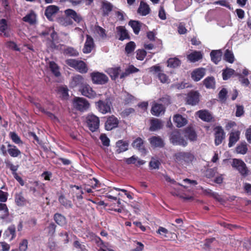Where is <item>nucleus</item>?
<instances>
[{
    "label": "nucleus",
    "mask_w": 251,
    "mask_h": 251,
    "mask_svg": "<svg viewBox=\"0 0 251 251\" xmlns=\"http://www.w3.org/2000/svg\"><path fill=\"white\" fill-rule=\"evenodd\" d=\"M64 13L66 16H69L71 19H73L75 22L78 23H80L82 20L81 16L72 9L65 10Z\"/></svg>",
    "instance_id": "2eb2a0df"
},
{
    "label": "nucleus",
    "mask_w": 251,
    "mask_h": 251,
    "mask_svg": "<svg viewBox=\"0 0 251 251\" xmlns=\"http://www.w3.org/2000/svg\"><path fill=\"white\" fill-rule=\"evenodd\" d=\"M83 80V77L80 75H76L74 76L70 82L71 86L73 88L82 84Z\"/></svg>",
    "instance_id": "c9c22d12"
},
{
    "label": "nucleus",
    "mask_w": 251,
    "mask_h": 251,
    "mask_svg": "<svg viewBox=\"0 0 251 251\" xmlns=\"http://www.w3.org/2000/svg\"><path fill=\"white\" fill-rule=\"evenodd\" d=\"M36 16L33 12H31L27 14L23 18V20L29 23L30 24H34L36 22Z\"/></svg>",
    "instance_id": "e433bc0d"
},
{
    "label": "nucleus",
    "mask_w": 251,
    "mask_h": 251,
    "mask_svg": "<svg viewBox=\"0 0 251 251\" xmlns=\"http://www.w3.org/2000/svg\"><path fill=\"white\" fill-rule=\"evenodd\" d=\"M55 222L59 225L63 226L66 223V218L60 214L56 213L54 216Z\"/></svg>",
    "instance_id": "ea45409f"
},
{
    "label": "nucleus",
    "mask_w": 251,
    "mask_h": 251,
    "mask_svg": "<svg viewBox=\"0 0 251 251\" xmlns=\"http://www.w3.org/2000/svg\"><path fill=\"white\" fill-rule=\"evenodd\" d=\"M215 144L218 146L221 144L225 137V133L221 126H218L214 128Z\"/></svg>",
    "instance_id": "0eeeda50"
},
{
    "label": "nucleus",
    "mask_w": 251,
    "mask_h": 251,
    "mask_svg": "<svg viewBox=\"0 0 251 251\" xmlns=\"http://www.w3.org/2000/svg\"><path fill=\"white\" fill-rule=\"evenodd\" d=\"M163 124L161 121L157 119H154L151 121L150 130L151 131H155L161 129L163 127Z\"/></svg>",
    "instance_id": "bb28decb"
},
{
    "label": "nucleus",
    "mask_w": 251,
    "mask_h": 251,
    "mask_svg": "<svg viewBox=\"0 0 251 251\" xmlns=\"http://www.w3.org/2000/svg\"><path fill=\"white\" fill-rule=\"evenodd\" d=\"M16 236L15 227L14 226H9L5 230L3 233V237L9 241L12 240Z\"/></svg>",
    "instance_id": "f3484780"
},
{
    "label": "nucleus",
    "mask_w": 251,
    "mask_h": 251,
    "mask_svg": "<svg viewBox=\"0 0 251 251\" xmlns=\"http://www.w3.org/2000/svg\"><path fill=\"white\" fill-rule=\"evenodd\" d=\"M160 164L158 160L152 158L150 162L149 166L152 169H156L159 168Z\"/></svg>",
    "instance_id": "052dcab7"
},
{
    "label": "nucleus",
    "mask_w": 251,
    "mask_h": 251,
    "mask_svg": "<svg viewBox=\"0 0 251 251\" xmlns=\"http://www.w3.org/2000/svg\"><path fill=\"white\" fill-rule=\"evenodd\" d=\"M50 68L51 72L55 76H58L60 75V73L59 70V67L56 63L54 62H50Z\"/></svg>",
    "instance_id": "49530a36"
},
{
    "label": "nucleus",
    "mask_w": 251,
    "mask_h": 251,
    "mask_svg": "<svg viewBox=\"0 0 251 251\" xmlns=\"http://www.w3.org/2000/svg\"><path fill=\"white\" fill-rule=\"evenodd\" d=\"M132 146L134 148H136L139 151L144 150L143 141L142 139L138 138L134 141L132 143Z\"/></svg>",
    "instance_id": "a18cd8bd"
},
{
    "label": "nucleus",
    "mask_w": 251,
    "mask_h": 251,
    "mask_svg": "<svg viewBox=\"0 0 251 251\" xmlns=\"http://www.w3.org/2000/svg\"><path fill=\"white\" fill-rule=\"evenodd\" d=\"M9 27L7 23V21L5 19L0 20V31L3 34L5 37H8L9 35L8 32Z\"/></svg>",
    "instance_id": "b1692460"
},
{
    "label": "nucleus",
    "mask_w": 251,
    "mask_h": 251,
    "mask_svg": "<svg viewBox=\"0 0 251 251\" xmlns=\"http://www.w3.org/2000/svg\"><path fill=\"white\" fill-rule=\"evenodd\" d=\"M64 53L69 56H76L78 55V51L72 47H68L64 50Z\"/></svg>",
    "instance_id": "603ef678"
},
{
    "label": "nucleus",
    "mask_w": 251,
    "mask_h": 251,
    "mask_svg": "<svg viewBox=\"0 0 251 251\" xmlns=\"http://www.w3.org/2000/svg\"><path fill=\"white\" fill-rule=\"evenodd\" d=\"M73 105L76 109L84 111L86 110L89 106V104L86 100L82 98H76L73 101Z\"/></svg>",
    "instance_id": "423d86ee"
},
{
    "label": "nucleus",
    "mask_w": 251,
    "mask_h": 251,
    "mask_svg": "<svg viewBox=\"0 0 251 251\" xmlns=\"http://www.w3.org/2000/svg\"><path fill=\"white\" fill-rule=\"evenodd\" d=\"M233 168L237 169L242 176H247L249 170L246 164L241 159H233L231 163Z\"/></svg>",
    "instance_id": "f03ea898"
},
{
    "label": "nucleus",
    "mask_w": 251,
    "mask_h": 251,
    "mask_svg": "<svg viewBox=\"0 0 251 251\" xmlns=\"http://www.w3.org/2000/svg\"><path fill=\"white\" fill-rule=\"evenodd\" d=\"M90 76L95 84H104L108 81V78L105 75L99 72H93L91 74Z\"/></svg>",
    "instance_id": "39448f33"
},
{
    "label": "nucleus",
    "mask_w": 251,
    "mask_h": 251,
    "mask_svg": "<svg viewBox=\"0 0 251 251\" xmlns=\"http://www.w3.org/2000/svg\"><path fill=\"white\" fill-rule=\"evenodd\" d=\"M100 139L104 146H108L109 145V139L105 134H101L100 136Z\"/></svg>",
    "instance_id": "774afa93"
},
{
    "label": "nucleus",
    "mask_w": 251,
    "mask_h": 251,
    "mask_svg": "<svg viewBox=\"0 0 251 251\" xmlns=\"http://www.w3.org/2000/svg\"><path fill=\"white\" fill-rule=\"evenodd\" d=\"M174 122L178 127H181L187 123V119L179 114H176L174 117Z\"/></svg>",
    "instance_id": "aec40b11"
},
{
    "label": "nucleus",
    "mask_w": 251,
    "mask_h": 251,
    "mask_svg": "<svg viewBox=\"0 0 251 251\" xmlns=\"http://www.w3.org/2000/svg\"><path fill=\"white\" fill-rule=\"evenodd\" d=\"M188 60L192 62H195L202 58V54L200 51H194L187 55Z\"/></svg>",
    "instance_id": "5701e85b"
},
{
    "label": "nucleus",
    "mask_w": 251,
    "mask_h": 251,
    "mask_svg": "<svg viewBox=\"0 0 251 251\" xmlns=\"http://www.w3.org/2000/svg\"><path fill=\"white\" fill-rule=\"evenodd\" d=\"M15 202L18 206H24L26 203L25 198L22 193H17L15 195Z\"/></svg>",
    "instance_id": "4c0bfd02"
},
{
    "label": "nucleus",
    "mask_w": 251,
    "mask_h": 251,
    "mask_svg": "<svg viewBox=\"0 0 251 251\" xmlns=\"http://www.w3.org/2000/svg\"><path fill=\"white\" fill-rule=\"evenodd\" d=\"M157 77L161 83H169L170 82L168 76L163 72V71L157 75Z\"/></svg>",
    "instance_id": "09e8293b"
},
{
    "label": "nucleus",
    "mask_w": 251,
    "mask_h": 251,
    "mask_svg": "<svg viewBox=\"0 0 251 251\" xmlns=\"http://www.w3.org/2000/svg\"><path fill=\"white\" fill-rule=\"evenodd\" d=\"M124 160L127 164H133L138 167L143 165L146 163L145 161L140 159L138 157L134 155L129 158H125Z\"/></svg>",
    "instance_id": "4468645a"
},
{
    "label": "nucleus",
    "mask_w": 251,
    "mask_h": 251,
    "mask_svg": "<svg viewBox=\"0 0 251 251\" xmlns=\"http://www.w3.org/2000/svg\"><path fill=\"white\" fill-rule=\"evenodd\" d=\"M106 72L112 79H115L118 77L121 69L120 67L111 68L108 69Z\"/></svg>",
    "instance_id": "f704fd0d"
},
{
    "label": "nucleus",
    "mask_w": 251,
    "mask_h": 251,
    "mask_svg": "<svg viewBox=\"0 0 251 251\" xmlns=\"http://www.w3.org/2000/svg\"><path fill=\"white\" fill-rule=\"evenodd\" d=\"M196 114L201 119L205 122H210L213 118L212 115L206 110H199Z\"/></svg>",
    "instance_id": "dca6fc26"
},
{
    "label": "nucleus",
    "mask_w": 251,
    "mask_h": 251,
    "mask_svg": "<svg viewBox=\"0 0 251 251\" xmlns=\"http://www.w3.org/2000/svg\"><path fill=\"white\" fill-rule=\"evenodd\" d=\"M75 69L81 73H85L88 71L86 64L82 61H78Z\"/></svg>",
    "instance_id": "37998d69"
},
{
    "label": "nucleus",
    "mask_w": 251,
    "mask_h": 251,
    "mask_svg": "<svg viewBox=\"0 0 251 251\" xmlns=\"http://www.w3.org/2000/svg\"><path fill=\"white\" fill-rule=\"evenodd\" d=\"M41 34L44 36L50 35L52 42L56 41L58 39L57 34L52 27L47 29L45 31L43 32Z\"/></svg>",
    "instance_id": "2f4dec72"
},
{
    "label": "nucleus",
    "mask_w": 251,
    "mask_h": 251,
    "mask_svg": "<svg viewBox=\"0 0 251 251\" xmlns=\"http://www.w3.org/2000/svg\"><path fill=\"white\" fill-rule=\"evenodd\" d=\"M58 93L62 99L66 100L68 99L69 96L68 95V89L67 87H60L58 89Z\"/></svg>",
    "instance_id": "de8ad7c7"
},
{
    "label": "nucleus",
    "mask_w": 251,
    "mask_h": 251,
    "mask_svg": "<svg viewBox=\"0 0 251 251\" xmlns=\"http://www.w3.org/2000/svg\"><path fill=\"white\" fill-rule=\"evenodd\" d=\"M97 109L102 114L110 112L111 110V103L108 102L99 100L96 103Z\"/></svg>",
    "instance_id": "1a4fd4ad"
},
{
    "label": "nucleus",
    "mask_w": 251,
    "mask_h": 251,
    "mask_svg": "<svg viewBox=\"0 0 251 251\" xmlns=\"http://www.w3.org/2000/svg\"><path fill=\"white\" fill-rule=\"evenodd\" d=\"M147 52L143 50H138L136 51V58L138 60H143L146 56Z\"/></svg>",
    "instance_id": "680f3d73"
},
{
    "label": "nucleus",
    "mask_w": 251,
    "mask_h": 251,
    "mask_svg": "<svg viewBox=\"0 0 251 251\" xmlns=\"http://www.w3.org/2000/svg\"><path fill=\"white\" fill-rule=\"evenodd\" d=\"M119 121L114 116L109 117L105 123V128L107 130H111L116 127L118 125Z\"/></svg>",
    "instance_id": "ddd939ff"
},
{
    "label": "nucleus",
    "mask_w": 251,
    "mask_h": 251,
    "mask_svg": "<svg viewBox=\"0 0 251 251\" xmlns=\"http://www.w3.org/2000/svg\"><path fill=\"white\" fill-rule=\"evenodd\" d=\"M58 23L60 25L66 27L72 25L73 22L69 16L60 17L58 19Z\"/></svg>",
    "instance_id": "7c9ffc66"
},
{
    "label": "nucleus",
    "mask_w": 251,
    "mask_h": 251,
    "mask_svg": "<svg viewBox=\"0 0 251 251\" xmlns=\"http://www.w3.org/2000/svg\"><path fill=\"white\" fill-rule=\"evenodd\" d=\"M185 136L192 141L197 139V135L196 132L191 128H187L185 131Z\"/></svg>",
    "instance_id": "79ce46f5"
},
{
    "label": "nucleus",
    "mask_w": 251,
    "mask_h": 251,
    "mask_svg": "<svg viewBox=\"0 0 251 251\" xmlns=\"http://www.w3.org/2000/svg\"><path fill=\"white\" fill-rule=\"evenodd\" d=\"M165 108L162 104L155 103L152 107L151 113L152 115L158 116L162 113H164Z\"/></svg>",
    "instance_id": "6ab92c4d"
},
{
    "label": "nucleus",
    "mask_w": 251,
    "mask_h": 251,
    "mask_svg": "<svg viewBox=\"0 0 251 251\" xmlns=\"http://www.w3.org/2000/svg\"><path fill=\"white\" fill-rule=\"evenodd\" d=\"M173 88L177 89H182L185 88V87H187V84L184 83L183 82L176 83L173 84L172 86Z\"/></svg>",
    "instance_id": "0e129e2a"
},
{
    "label": "nucleus",
    "mask_w": 251,
    "mask_h": 251,
    "mask_svg": "<svg viewBox=\"0 0 251 251\" xmlns=\"http://www.w3.org/2000/svg\"><path fill=\"white\" fill-rule=\"evenodd\" d=\"M28 247V241L23 239L19 244V249L20 251H26Z\"/></svg>",
    "instance_id": "bf43d9fd"
},
{
    "label": "nucleus",
    "mask_w": 251,
    "mask_h": 251,
    "mask_svg": "<svg viewBox=\"0 0 251 251\" xmlns=\"http://www.w3.org/2000/svg\"><path fill=\"white\" fill-rule=\"evenodd\" d=\"M222 54L220 50H212L210 53L211 60L215 64H217L221 59Z\"/></svg>",
    "instance_id": "c756f323"
},
{
    "label": "nucleus",
    "mask_w": 251,
    "mask_h": 251,
    "mask_svg": "<svg viewBox=\"0 0 251 251\" xmlns=\"http://www.w3.org/2000/svg\"><path fill=\"white\" fill-rule=\"evenodd\" d=\"M8 147L7 151L12 157H16L21 153L20 151L15 146L9 144Z\"/></svg>",
    "instance_id": "473e14b6"
},
{
    "label": "nucleus",
    "mask_w": 251,
    "mask_h": 251,
    "mask_svg": "<svg viewBox=\"0 0 251 251\" xmlns=\"http://www.w3.org/2000/svg\"><path fill=\"white\" fill-rule=\"evenodd\" d=\"M117 30L118 34L120 36L119 40L123 41L125 39H129L127 31L124 26H118Z\"/></svg>",
    "instance_id": "cd10ccee"
},
{
    "label": "nucleus",
    "mask_w": 251,
    "mask_h": 251,
    "mask_svg": "<svg viewBox=\"0 0 251 251\" xmlns=\"http://www.w3.org/2000/svg\"><path fill=\"white\" fill-rule=\"evenodd\" d=\"M93 30L95 34L98 35L101 38L103 39L106 38V34L105 33V30L102 27L96 25L94 27Z\"/></svg>",
    "instance_id": "58836bf2"
},
{
    "label": "nucleus",
    "mask_w": 251,
    "mask_h": 251,
    "mask_svg": "<svg viewBox=\"0 0 251 251\" xmlns=\"http://www.w3.org/2000/svg\"><path fill=\"white\" fill-rule=\"evenodd\" d=\"M135 47L136 45L134 42L130 41L126 45L125 51L127 54H129L134 51L135 49Z\"/></svg>",
    "instance_id": "3c124183"
},
{
    "label": "nucleus",
    "mask_w": 251,
    "mask_h": 251,
    "mask_svg": "<svg viewBox=\"0 0 251 251\" xmlns=\"http://www.w3.org/2000/svg\"><path fill=\"white\" fill-rule=\"evenodd\" d=\"M174 158L176 163L184 166L191 163L194 160L195 157L190 152H178L175 153Z\"/></svg>",
    "instance_id": "f257e3e1"
},
{
    "label": "nucleus",
    "mask_w": 251,
    "mask_h": 251,
    "mask_svg": "<svg viewBox=\"0 0 251 251\" xmlns=\"http://www.w3.org/2000/svg\"><path fill=\"white\" fill-rule=\"evenodd\" d=\"M128 144L126 141L122 140L118 141L116 143V151L120 153L121 152L125 151L128 149Z\"/></svg>",
    "instance_id": "a878e982"
},
{
    "label": "nucleus",
    "mask_w": 251,
    "mask_h": 251,
    "mask_svg": "<svg viewBox=\"0 0 251 251\" xmlns=\"http://www.w3.org/2000/svg\"><path fill=\"white\" fill-rule=\"evenodd\" d=\"M170 140L174 145L185 146L187 145V142L180 136V134L178 130H174L172 132L170 135Z\"/></svg>",
    "instance_id": "7ed1b4c3"
},
{
    "label": "nucleus",
    "mask_w": 251,
    "mask_h": 251,
    "mask_svg": "<svg viewBox=\"0 0 251 251\" xmlns=\"http://www.w3.org/2000/svg\"><path fill=\"white\" fill-rule=\"evenodd\" d=\"M94 47L93 39L89 35H86V40L82 49L84 53H89L92 50Z\"/></svg>",
    "instance_id": "9d476101"
},
{
    "label": "nucleus",
    "mask_w": 251,
    "mask_h": 251,
    "mask_svg": "<svg viewBox=\"0 0 251 251\" xmlns=\"http://www.w3.org/2000/svg\"><path fill=\"white\" fill-rule=\"evenodd\" d=\"M6 167L9 168L12 172L13 174L16 173L18 170V166L14 165L11 162L7 161L5 162Z\"/></svg>",
    "instance_id": "69168bd1"
},
{
    "label": "nucleus",
    "mask_w": 251,
    "mask_h": 251,
    "mask_svg": "<svg viewBox=\"0 0 251 251\" xmlns=\"http://www.w3.org/2000/svg\"><path fill=\"white\" fill-rule=\"evenodd\" d=\"M205 70L202 68H198L194 70L191 73V77L195 81L200 80L205 75Z\"/></svg>",
    "instance_id": "f8f14e48"
},
{
    "label": "nucleus",
    "mask_w": 251,
    "mask_h": 251,
    "mask_svg": "<svg viewBox=\"0 0 251 251\" xmlns=\"http://www.w3.org/2000/svg\"><path fill=\"white\" fill-rule=\"evenodd\" d=\"M102 8L104 13L108 14V12L111 11L112 6L109 2L107 1L103 2L102 3Z\"/></svg>",
    "instance_id": "e2e57ef3"
},
{
    "label": "nucleus",
    "mask_w": 251,
    "mask_h": 251,
    "mask_svg": "<svg viewBox=\"0 0 251 251\" xmlns=\"http://www.w3.org/2000/svg\"><path fill=\"white\" fill-rule=\"evenodd\" d=\"M82 95L90 99H93L97 97L96 93L92 88L88 84H84L80 90Z\"/></svg>",
    "instance_id": "6e6552de"
},
{
    "label": "nucleus",
    "mask_w": 251,
    "mask_h": 251,
    "mask_svg": "<svg viewBox=\"0 0 251 251\" xmlns=\"http://www.w3.org/2000/svg\"><path fill=\"white\" fill-rule=\"evenodd\" d=\"M248 151L246 144H242L236 148V151L238 153L245 154Z\"/></svg>",
    "instance_id": "6e6d98bb"
},
{
    "label": "nucleus",
    "mask_w": 251,
    "mask_h": 251,
    "mask_svg": "<svg viewBox=\"0 0 251 251\" xmlns=\"http://www.w3.org/2000/svg\"><path fill=\"white\" fill-rule=\"evenodd\" d=\"M58 7L55 5H50L47 7L45 11V15L48 19H50L51 17L55 14L58 11Z\"/></svg>",
    "instance_id": "c85d7f7f"
},
{
    "label": "nucleus",
    "mask_w": 251,
    "mask_h": 251,
    "mask_svg": "<svg viewBox=\"0 0 251 251\" xmlns=\"http://www.w3.org/2000/svg\"><path fill=\"white\" fill-rule=\"evenodd\" d=\"M199 101V95L197 92H191L188 94L187 102L188 104L194 105Z\"/></svg>",
    "instance_id": "9b49d317"
},
{
    "label": "nucleus",
    "mask_w": 251,
    "mask_h": 251,
    "mask_svg": "<svg viewBox=\"0 0 251 251\" xmlns=\"http://www.w3.org/2000/svg\"><path fill=\"white\" fill-rule=\"evenodd\" d=\"M149 5L146 2L141 1L138 9V12L142 16H146L150 13Z\"/></svg>",
    "instance_id": "a211bd4d"
},
{
    "label": "nucleus",
    "mask_w": 251,
    "mask_h": 251,
    "mask_svg": "<svg viewBox=\"0 0 251 251\" xmlns=\"http://www.w3.org/2000/svg\"><path fill=\"white\" fill-rule=\"evenodd\" d=\"M129 25L132 27L135 34L139 33L141 26L139 22L136 21H130L129 22Z\"/></svg>",
    "instance_id": "a19ab883"
},
{
    "label": "nucleus",
    "mask_w": 251,
    "mask_h": 251,
    "mask_svg": "<svg viewBox=\"0 0 251 251\" xmlns=\"http://www.w3.org/2000/svg\"><path fill=\"white\" fill-rule=\"evenodd\" d=\"M234 71L231 69H226L224 70L223 72V77L224 80L228 79L232 75H233Z\"/></svg>",
    "instance_id": "864d4df0"
},
{
    "label": "nucleus",
    "mask_w": 251,
    "mask_h": 251,
    "mask_svg": "<svg viewBox=\"0 0 251 251\" xmlns=\"http://www.w3.org/2000/svg\"><path fill=\"white\" fill-rule=\"evenodd\" d=\"M157 233L159 234L164 238H173L174 236H176V234L174 233L169 232L168 229L162 226H160L158 228Z\"/></svg>",
    "instance_id": "393cba45"
},
{
    "label": "nucleus",
    "mask_w": 251,
    "mask_h": 251,
    "mask_svg": "<svg viewBox=\"0 0 251 251\" xmlns=\"http://www.w3.org/2000/svg\"><path fill=\"white\" fill-rule=\"evenodd\" d=\"M78 62V60L73 59H69L66 60V63L67 65L75 69Z\"/></svg>",
    "instance_id": "338daca9"
},
{
    "label": "nucleus",
    "mask_w": 251,
    "mask_h": 251,
    "mask_svg": "<svg viewBox=\"0 0 251 251\" xmlns=\"http://www.w3.org/2000/svg\"><path fill=\"white\" fill-rule=\"evenodd\" d=\"M240 132L239 131H235L230 133L229 138L228 146L231 147L239 139Z\"/></svg>",
    "instance_id": "4be33fe9"
},
{
    "label": "nucleus",
    "mask_w": 251,
    "mask_h": 251,
    "mask_svg": "<svg viewBox=\"0 0 251 251\" xmlns=\"http://www.w3.org/2000/svg\"><path fill=\"white\" fill-rule=\"evenodd\" d=\"M203 84L208 89H213L215 86V79L212 76L207 77L203 81Z\"/></svg>",
    "instance_id": "72a5a7b5"
},
{
    "label": "nucleus",
    "mask_w": 251,
    "mask_h": 251,
    "mask_svg": "<svg viewBox=\"0 0 251 251\" xmlns=\"http://www.w3.org/2000/svg\"><path fill=\"white\" fill-rule=\"evenodd\" d=\"M224 58H225V59L226 61L230 63H233L234 61L233 54L231 51H230L228 50H226V51L225 53V55H224Z\"/></svg>",
    "instance_id": "5fc2aeb1"
},
{
    "label": "nucleus",
    "mask_w": 251,
    "mask_h": 251,
    "mask_svg": "<svg viewBox=\"0 0 251 251\" xmlns=\"http://www.w3.org/2000/svg\"><path fill=\"white\" fill-rule=\"evenodd\" d=\"M87 122L90 130L92 132L95 131L99 127V119L93 114H90L87 116Z\"/></svg>",
    "instance_id": "20e7f679"
},
{
    "label": "nucleus",
    "mask_w": 251,
    "mask_h": 251,
    "mask_svg": "<svg viewBox=\"0 0 251 251\" xmlns=\"http://www.w3.org/2000/svg\"><path fill=\"white\" fill-rule=\"evenodd\" d=\"M9 136L12 141L17 144H22L23 142L21 140L20 137L18 134L14 132H10L9 133Z\"/></svg>",
    "instance_id": "8fccbe9b"
},
{
    "label": "nucleus",
    "mask_w": 251,
    "mask_h": 251,
    "mask_svg": "<svg viewBox=\"0 0 251 251\" xmlns=\"http://www.w3.org/2000/svg\"><path fill=\"white\" fill-rule=\"evenodd\" d=\"M168 66L171 68H176L180 64V60L176 58H170L168 60Z\"/></svg>",
    "instance_id": "c03bdc74"
},
{
    "label": "nucleus",
    "mask_w": 251,
    "mask_h": 251,
    "mask_svg": "<svg viewBox=\"0 0 251 251\" xmlns=\"http://www.w3.org/2000/svg\"><path fill=\"white\" fill-rule=\"evenodd\" d=\"M227 91L225 88H223L219 93V98L222 102L226 101Z\"/></svg>",
    "instance_id": "4d7b16f0"
},
{
    "label": "nucleus",
    "mask_w": 251,
    "mask_h": 251,
    "mask_svg": "<svg viewBox=\"0 0 251 251\" xmlns=\"http://www.w3.org/2000/svg\"><path fill=\"white\" fill-rule=\"evenodd\" d=\"M149 71L153 75L157 76V75L161 73L162 70L161 68L158 65L153 66L149 68Z\"/></svg>",
    "instance_id": "13d9d810"
},
{
    "label": "nucleus",
    "mask_w": 251,
    "mask_h": 251,
    "mask_svg": "<svg viewBox=\"0 0 251 251\" xmlns=\"http://www.w3.org/2000/svg\"><path fill=\"white\" fill-rule=\"evenodd\" d=\"M151 146L161 148L164 146L163 140L159 136H152L149 139Z\"/></svg>",
    "instance_id": "412c9836"
}]
</instances>
